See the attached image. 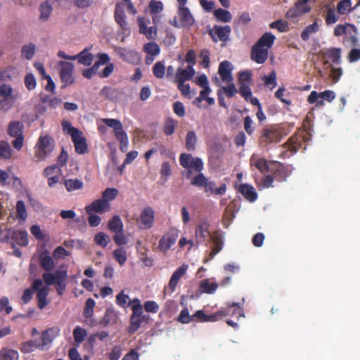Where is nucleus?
<instances>
[{"label": "nucleus", "mask_w": 360, "mask_h": 360, "mask_svg": "<svg viewBox=\"0 0 360 360\" xmlns=\"http://www.w3.org/2000/svg\"><path fill=\"white\" fill-rule=\"evenodd\" d=\"M25 85L29 90L32 91L36 88L37 80L32 73H27L25 77Z\"/></svg>", "instance_id": "nucleus-62"}, {"label": "nucleus", "mask_w": 360, "mask_h": 360, "mask_svg": "<svg viewBox=\"0 0 360 360\" xmlns=\"http://www.w3.org/2000/svg\"><path fill=\"white\" fill-rule=\"evenodd\" d=\"M0 97L2 98H11L13 101L16 99L13 94L12 86L8 84H0Z\"/></svg>", "instance_id": "nucleus-39"}, {"label": "nucleus", "mask_w": 360, "mask_h": 360, "mask_svg": "<svg viewBox=\"0 0 360 360\" xmlns=\"http://www.w3.org/2000/svg\"><path fill=\"white\" fill-rule=\"evenodd\" d=\"M179 162L181 165L188 170V178L191 177L193 172H200L203 169L202 160L199 158L192 156L191 154H181Z\"/></svg>", "instance_id": "nucleus-6"}, {"label": "nucleus", "mask_w": 360, "mask_h": 360, "mask_svg": "<svg viewBox=\"0 0 360 360\" xmlns=\"http://www.w3.org/2000/svg\"><path fill=\"white\" fill-rule=\"evenodd\" d=\"M102 122L113 129L115 136L120 143V150L123 153L126 152L129 147V139L127 133L123 129L121 122L112 118H104Z\"/></svg>", "instance_id": "nucleus-4"}, {"label": "nucleus", "mask_w": 360, "mask_h": 360, "mask_svg": "<svg viewBox=\"0 0 360 360\" xmlns=\"http://www.w3.org/2000/svg\"><path fill=\"white\" fill-rule=\"evenodd\" d=\"M195 73V71L191 65H188L186 69L179 68L176 70L174 82L178 83L188 81L193 78Z\"/></svg>", "instance_id": "nucleus-19"}, {"label": "nucleus", "mask_w": 360, "mask_h": 360, "mask_svg": "<svg viewBox=\"0 0 360 360\" xmlns=\"http://www.w3.org/2000/svg\"><path fill=\"white\" fill-rule=\"evenodd\" d=\"M62 174L61 168L56 165L49 166L44 170V175L47 178V183L50 187L54 186L59 181Z\"/></svg>", "instance_id": "nucleus-11"}, {"label": "nucleus", "mask_w": 360, "mask_h": 360, "mask_svg": "<svg viewBox=\"0 0 360 360\" xmlns=\"http://www.w3.org/2000/svg\"><path fill=\"white\" fill-rule=\"evenodd\" d=\"M177 320L181 323H188L193 321V316L190 314L188 309L185 307L180 311Z\"/></svg>", "instance_id": "nucleus-57"}, {"label": "nucleus", "mask_w": 360, "mask_h": 360, "mask_svg": "<svg viewBox=\"0 0 360 360\" xmlns=\"http://www.w3.org/2000/svg\"><path fill=\"white\" fill-rule=\"evenodd\" d=\"M275 39V36L270 32L263 34L252 48V59L259 64L264 63L268 58L269 50L273 46Z\"/></svg>", "instance_id": "nucleus-1"}, {"label": "nucleus", "mask_w": 360, "mask_h": 360, "mask_svg": "<svg viewBox=\"0 0 360 360\" xmlns=\"http://www.w3.org/2000/svg\"><path fill=\"white\" fill-rule=\"evenodd\" d=\"M155 212L150 207L143 209L139 216V227L142 229H149L154 224Z\"/></svg>", "instance_id": "nucleus-12"}, {"label": "nucleus", "mask_w": 360, "mask_h": 360, "mask_svg": "<svg viewBox=\"0 0 360 360\" xmlns=\"http://www.w3.org/2000/svg\"><path fill=\"white\" fill-rule=\"evenodd\" d=\"M12 155V150L9 143L6 141H0V157L4 159H10Z\"/></svg>", "instance_id": "nucleus-51"}, {"label": "nucleus", "mask_w": 360, "mask_h": 360, "mask_svg": "<svg viewBox=\"0 0 360 360\" xmlns=\"http://www.w3.org/2000/svg\"><path fill=\"white\" fill-rule=\"evenodd\" d=\"M113 257L122 266L125 264L127 259V250L124 248H119L115 250L112 252Z\"/></svg>", "instance_id": "nucleus-44"}, {"label": "nucleus", "mask_w": 360, "mask_h": 360, "mask_svg": "<svg viewBox=\"0 0 360 360\" xmlns=\"http://www.w3.org/2000/svg\"><path fill=\"white\" fill-rule=\"evenodd\" d=\"M262 79L266 86H271V89H274L277 84L276 74L274 70L272 71L269 75L263 76Z\"/></svg>", "instance_id": "nucleus-60"}, {"label": "nucleus", "mask_w": 360, "mask_h": 360, "mask_svg": "<svg viewBox=\"0 0 360 360\" xmlns=\"http://www.w3.org/2000/svg\"><path fill=\"white\" fill-rule=\"evenodd\" d=\"M55 148L53 138L48 134H41L34 147V160L35 162L44 161Z\"/></svg>", "instance_id": "nucleus-2"}, {"label": "nucleus", "mask_w": 360, "mask_h": 360, "mask_svg": "<svg viewBox=\"0 0 360 360\" xmlns=\"http://www.w3.org/2000/svg\"><path fill=\"white\" fill-rule=\"evenodd\" d=\"M55 259L49 255H42L40 259L41 267L46 271H51L55 267Z\"/></svg>", "instance_id": "nucleus-46"}, {"label": "nucleus", "mask_w": 360, "mask_h": 360, "mask_svg": "<svg viewBox=\"0 0 360 360\" xmlns=\"http://www.w3.org/2000/svg\"><path fill=\"white\" fill-rule=\"evenodd\" d=\"M12 311L13 307L9 304L8 298L6 297L0 298V312H4L6 314H9Z\"/></svg>", "instance_id": "nucleus-64"}, {"label": "nucleus", "mask_w": 360, "mask_h": 360, "mask_svg": "<svg viewBox=\"0 0 360 360\" xmlns=\"http://www.w3.org/2000/svg\"><path fill=\"white\" fill-rule=\"evenodd\" d=\"M73 338L77 345L81 344L87 338L86 330L80 326H76L73 330Z\"/></svg>", "instance_id": "nucleus-42"}, {"label": "nucleus", "mask_w": 360, "mask_h": 360, "mask_svg": "<svg viewBox=\"0 0 360 360\" xmlns=\"http://www.w3.org/2000/svg\"><path fill=\"white\" fill-rule=\"evenodd\" d=\"M166 68L165 64L162 61L157 62L153 68V75L158 79H162L165 75Z\"/></svg>", "instance_id": "nucleus-54"}, {"label": "nucleus", "mask_w": 360, "mask_h": 360, "mask_svg": "<svg viewBox=\"0 0 360 360\" xmlns=\"http://www.w3.org/2000/svg\"><path fill=\"white\" fill-rule=\"evenodd\" d=\"M108 228L111 231L115 233L122 232L123 229V224L120 217L117 215L114 216L112 219L108 222Z\"/></svg>", "instance_id": "nucleus-37"}, {"label": "nucleus", "mask_w": 360, "mask_h": 360, "mask_svg": "<svg viewBox=\"0 0 360 360\" xmlns=\"http://www.w3.org/2000/svg\"><path fill=\"white\" fill-rule=\"evenodd\" d=\"M118 194V190L114 188H106L102 193L101 198L108 203L113 200Z\"/></svg>", "instance_id": "nucleus-52"}, {"label": "nucleus", "mask_w": 360, "mask_h": 360, "mask_svg": "<svg viewBox=\"0 0 360 360\" xmlns=\"http://www.w3.org/2000/svg\"><path fill=\"white\" fill-rule=\"evenodd\" d=\"M191 184L194 186L204 188L205 191L208 192V190L212 189V181H209L200 172L198 174L191 178Z\"/></svg>", "instance_id": "nucleus-22"}, {"label": "nucleus", "mask_w": 360, "mask_h": 360, "mask_svg": "<svg viewBox=\"0 0 360 360\" xmlns=\"http://www.w3.org/2000/svg\"><path fill=\"white\" fill-rule=\"evenodd\" d=\"M214 14L218 21L223 22H229L232 19L231 13L229 11L222 8L216 9Z\"/></svg>", "instance_id": "nucleus-45"}, {"label": "nucleus", "mask_w": 360, "mask_h": 360, "mask_svg": "<svg viewBox=\"0 0 360 360\" xmlns=\"http://www.w3.org/2000/svg\"><path fill=\"white\" fill-rule=\"evenodd\" d=\"M23 125L20 122H12L8 127V134L12 137L22 136Z\"/></svg>", "instance_id": "nucleus-36"}, {"label": "nucleus", "mask_w": 360, "mask_h": 360, "mask_svg": "<svg viewBox=\"0 0 360 360\" xmlns=\"http://www.w3.org/2000/svg\"><path fill=\"white\" fill-rule=\"evenodd\" d=\"M56 335L54 330L52 328L44 330L41 337V349H47L55 338Z\"/></svg>", "instance_id": "nucleus-26"}, {"label": "nucleus", "mask_w": 360, "mask_h": 360, "mask_svg": "<svg viewBox=\"0 0 360 360\" xmlns=\"http://www.w3.org/2000/svg\"><path fill=\"white\" fill-rule=\"evenodd\" d=\"M16 217L20 220L22 222H24L27 217V213L25 202L22 200H18L16 203Z\"/></svg>", "instance_id": "nucleus-47"}, {"label": "nucleus", "mask_w": 360, "mask_h": 360, "mask_svg": "<svg viewBox=\"0 0 360 360\" xmlns=\"http://www.w3.org/2000/svg\"><path fill=\"white\" fill-rule=\"evenodd\" d=\"M149 8L150 13L155 15V16L153 18V21L154 23H156L157 20H158V16L157 14L161 13L163 11V4L160 1H152L149 4Z\"/></svg>", "instance_id": "nucleus-35"}, {"label": "nucleus", "mask_w": 360, "mask_h": 360, "mask_svg": "<svg viewBox=\"0 0 360 360\" xmlns=\"http://www.w3.org/2000/svg\"><path fill=\"white\" fill-rule=\"evenodd\" d=\"M143 51L146 53V63L150 64L153 62L155 58L160 54V49L155 42H149L143 46Z\"/></svg>", "instance_id": "nucleus-20"}, {"label": "nucleus", "mask_w": 360, "mask_h": 360, "mask_svg": "<svg viewBox=\"0 0 360 360\" xmlns=\"http://www.w3.org/2000/svg\"><path fill=\"white\" fill-rule=\"evenodd\" d=\"M94 240L97 245L102 247H106L110 240V237L103 232L97 233Z\"/></svg>", "instance_id": "nucleus-61"}, {"label": "nucleus", "mask_w": 360, "mask_h": 360, "mask_svg": "<svg viewBox=\"0 0 360 360\" xmlns=\"http://www.w3.org/2000/svg\"><path fill=\"white\" fill-rule=\"evenodd\" d=\"M351 0H343L338 3L337 9L340 14H345L352 10Z\"/></svg>", "instance_id": "nucleus-59"}, {"label": "nucleus", "mask_w": 360, "mask_h": 360, "mask_svg": "<svg viewBox=\"0 0 360 360\" xmlns=\"http://www.w3.org/2000/svg\"><path fill=\"white\" fill-rule=\"evenodd\" d=\"M18 351L6 347L0 349V360H18Z\"/></svg>", "instance_id": "nucleus-32"}, {"label": "nucleus", "mask_w": 360, "mask_h": 360, "mask_svg": "<svg viewBox=\"0 0 360 360\" xmlns=\"http://www.w3.org/2000/svg\"><path fill=\"white\" fill-rule=\"evenodd\" d=\"M53 257L55 259V260H61L65 259V257H68L70 255V252H68L67 250H65L62 246H58L53 251Z\"/></svg>", "instance_id": "nucleus-56"}, {"label": "nucleus", "mask_w": 360, "mask_h": 360, "mask_svg": "<svg viewBox=\"0 0 360 360\" xmlns=\"http://www.w3.org/2000/svg\"><path fill=\"white\" fill-rule=\"evenodd\" d=\"M209 224L202 221H200L195 228V238L196 244L199 245L206 241V240L210 237V233L209 231Z\"/></svg>", "instance_id": "nucleus-14"}, {"label": "nucleus", "mask_w": 360, "mask_h": 360, "mask_svg": "<svg viewBox=\"0 0 360 360\" xmlns=\"http://www.w3.org/2000/svg\"><path fill=\"white\" fill-rule=\"evenodd\" d=\"M199 286L202 292L212 294L217 290L218 284L215 282H210V279L207 278L201 281Z\"/></svg>", "instance_id": "nucleus-29"}, {"label": "nucleus", "mask_w": 360, "mask_h": 360, "mask_svg": "<svg viewBox=\"0 0 360 360\" xmlns=\"http://www.w3.org/2000/svg\"><path fill=\"white\" fill-rule=\"evenodd\" d=\"M37 349H41L40 342L37 340L27 341L22 344L20 347V350L22 353H30Z\"/></svg>", "instance_id": "nucleus-33"}, {"label": "nucleus", "mask_w": 360, "mask_h": 360, "mask_svg": "<svg viewBox=\"0 0 360 360\" xmlns=\"http://www.w3.org/2000/svg\"><path fill=\"white\" fill-rule=\"evenodd\" d=\"M125 13L124 11V8L120 4H117L115 11V19L116 22L120 25L123 29H126L127 27V22L125 20Z\"/></svg>", "instance_id": "nucleus-30"}, {"label": "nucleus", "mask_w": 360, "mask_h": 360, "mask_svg": "<svg viewBox=\"0 0 360 360\" xmlns=\"http://www.w3.org/2000/svg\"><path fill=\"white\" fill-rule=\"evenodd\" d=\"M12 237L20 245L25 246L28 244L27 233L25 231L20 230L14 231Z\"/></svg>", "instance_id": "nucleus-41"}, {"label": "nucleus", "mask_w": 360, "mask_h": 360, "mask_svg": "<svg viewBox=\"0 0 360 360\" xmlns=\"http://www.w3.org/2000/svg\"><path fill=\"white\" fill-rule=\"evenodd\" d=\"M116 320V313L110 309L105 311V316L101 321L103 326H107L109 324L113 323Z\"/></svg>", "instance_id": "nucleus-50"}, {"label": "nucleus", "mask_w": 360, "mask_h": 360, "mask_svg": "<svg viewBox=\"0 0 360 360\" xmlns=\"http://www.w3.org/2000/svg\"><path fill=\"white\" fill-rule=\"evenodd\" d=\"M210 237L212 243L214 245V247L210 252V258L207 259L205 262L210 259H212L217 253H219L221 250L224 244V238L219 233H216Z\"/></svg>", "instance_id": "nucleus-24"}, {"label": "nucleus", "mask_w": 360, "mask_h": 360, "mask_svg": "<svg viewBox=\"0 0 360 360\" xmlns=\"http://www.w3.org/2000/svg\"><path fill=\"white\" fill-rule=\"evenodd\" d=\"M319 30V25L316 22H313L311 25L307 26L301 34V37L303 40L309 39V37L316 33Z\"/></svg>", "instance_id": "nucleus-49"}, {"label": "nucleus", "mask_w": 360, "mask_h": 360, "mask_svg": "<svg viewBox=\"0 0 360 360\" xmlns=\"http://www.w3.org/2000/svg\"><path fill=\"white\" fill-rule=\"evenodd\" d=\"M179 236V230L178 229L175 227L170 228L159 240L158 246L159 251L162 253H167L176 243Z\"/></svg>", "instance_id": "nucleus-7"}, {"label": "nucleus", "mask_w": 360, "mask_h": 360, "mask_svg": "<svg viewBox=\"0 0 360 360\" xmlns=\"http://www.w3.org/2000/svg\"><path fill=\"white\" fill-rule=\"evenodd\" d=\"M33 290H37V297L38 300V307L44 309L47 304L46 297L49 292V285L46 283L44 285L43 281L40 279H36L32 283Z\"/></svg>", "instance_id": "nucleus-9"}, {"label": "nucleus", "mask_w": 360, "mask_h": 360, "mask_svg": "<svg viewBox=\"0 0 360 360\" xmlns=\"http://www.w3.org/2000/svg\"><path fill=\"white\" fill-rule=\"evenodd\" d=\"M232 70L233 65L230 62L225 60L219 64L218 73L224 83L233 82Z\"/></svg>", "instance_id": "nucleus-17"}, {"label": "nucleus", "mask_w": 360, "mask_h": 360, "mask_svg": "<svg viewBox=\"0 0 360 360\" xmlns=\"http://www.w3.org/2000/svg\"><path fill=\"white\" fill-rule=\"evenodd\" d=\"M263 136L266 143L278 142L280 140L278 132L272 129H265L263 132Z\"/></svg>", "instance_id": "nucleus-40"}, {"label": "nucleus", "mask_w": 360, "mask_h": 360, "mask_svg": "<svg viewBox=\"0 0 360 360\" xmlns=\"http://www.w3.org/2000/svg\"><path fill=\"white\" fill-rule=\"evenodd\" d=\"M62 126L63 131L71 136L77 153L79 154L84 153L86 151L87 146L86 139L82 136V133L73 127L69 121L64 120L62 122Z\"/></svg>", "instance_id": "nucleus-3"}, {"label": "nucleus", "mask_w": 360, "mask_h": 360, "mask_svg": "<svg viewBox=\"0 0 360 360\" xmlns=\"http://www.w3.org/2000/svg\"><path fill=\"white\" fill-rule=\"evenodd\" d=\"M39 19L41 22H46L53 12V5L49 1L42 2L39 6Z\"/></svg>", "instance_id": "nucleus-25"}, {"label": "nucleus", "mask_w": 360, "mask_h": 360, "mask_svg": "<svg viewBox=\"0 0 360 360\" xmlns=\"http://www.w3.org/2000/svg\"><path fill=\"white\" fill-rule=\"evenodd\" d=\"M224 311L229 312L231 316L238 314L239 316L244 317V313L240 309V306L238 303L233 302L231 304H229L228 307L224 309Z\"/></svg>", "instance_id": "nucleus-55"}, {"label": "nucleus", "mask_w": 360, "mask_h": 360, "mask_svg": "<svg viewBox=\"0 0 360 360\" xmlns=\"http://www.w3.org/2000/svg\"><path fill=\"white\" fill-rule=\"evenodd\" d=\"M351 32H354V26L353 25H338L335 28L334 34L335 36L340 37L344 34L347 35V33H350Z\"/></svg>", "instance_id": "nucleus-48"}, {"label": "nucleus", "mask_w": 360, "mask_h": 360, "mask_svg": "<svg viewBox=\"0 0 360 360\" xmlns=\"http://www.w3.org/2000/svg\"><path fill=\"white\" fill-rule=\"evenodd\" d=\"M91 47H86L80 53L75 55V60H77L79 64L84 66H90L94 59V56L90 52Z\"/></svg>", "instance_id": "nucleus-23"}, {"label": "nucleus", "mask_w": 360, "mask_h": 360, "mask_svg": "<svg viewBox=\"0 0 360 360\" xmlns=\"http://www.w3.org/2000/svg\"><path fill=\"white\" fill-rule=\"evenodd\" d=\"M239 191L250 202H254L257 198L255 189L250 184H241L239 186Z\"/></svg>", "instance_id": "nucleus-28"}, {"label": "nucleus", "mask_w": 360, "mask_h": 360, "mask_svg": "<svg viewBox=\"0 0 360 360\" xmlns=\"http://www.w3.org/2000/svg\"><path fill=\"white\" fill-rule=\"evenodd\" d=\"M95 304V301L92 298H89L86 300L85 308L84 310V316L86 318H89L93 315Z\"/></svg>", "instance_id": "nucleus-63"}, {"label": "nucleus", "mask_w": 360, "mask_h": 360, "mask_svg": "<svg viewBox=\"0 0 360 360\" xmlns=\"http://www.w3.org/2000/svg\"><path fill=\"white\" fill-rule=\"evenodd\" d=\"M226 84L227 85L221 86L219 90H221V93L226 94V96L231 98L238 92V90L233 82Z\"/></svg>", "instance_id": "nucleus-58"}, {"label": "nucleus", "mask_w": 360, "mask_h": 360, "mask_svg": "<svg viewBox=\"0 0 360 360\" xmlns=\"http://www.w3.org/2000/svg\"><path fill=\"white\" fill-rule=\"evenodd\" d=\"M341 50L338 48H332L326 51V56L329 58L333 64H340L341 61Z\"/></svg>", "instance_id": "nucleus-38"}, {"label": "nucleus", "mask_w": 360, "mask_h": 360, "mask_svg": "<svg viewBox=\"0 0 360 360\" xmlns=\"http://www.w3.org/2000/svg\"><path fill=\"white\" fill-rule=\"evenodd\" d=\"M188 269V264H183L174 271L168 283V288L172 292H174L179 281L186 274Z\"/></svg>", "instance_id": "nucleus-15"}, {"label": "nucleus", "mask_w": 360, "mask_h": 360, "mask_svg": "<svg viewBox=\"0 0 360 360\" xmlns=\"http://www.w3.org/2000/svg\"><path fill=\"white\" fill-rule=\"evenodd\" d=\"M309 0H297L295 7L290 9L286 13V16L290 19H295L296 18L308 13L311 8L308 4Z\"/></svg>", "instance_id": "nucleus-13"}, {"label": "nucleus", "mask_w": 360, "mask_h": 360, "mask_svg": "<svg viewBox=\"0 0 360 360\" xmlns=\"http://www.w3.org/2000/svg\"><path fill=\"white\" fill-rule=\"evenodd\" d=\"M250 164L255 166L261 172L264 173L268 171H272L274 167L278 170L281 167V165L277 162H269L266 160L260 158L256 154H253L250 159Z\"/></svg>", "instance_id": "nucleus-8"}, {"label": "nucleus", "mask_w": 360, "mask_h": 360, "mask_svg": "<svg viewBox=\"0 0 360 360\" xmlns=\"http://www.w3.org/2000/svg\"><path fill=\"white\" fill-rule=\"evenodd\" d=\"M211 32L214 36H217L219 40L226 41L229 38L231 27L229 25L214 26Z\"/></svg>", "instance_id": "nucleus-27"}, {"label": "nucleus", "mask_w": 360, "mask_h": 360, "mask_svg": "<svg viewBox=\"0 0 360 360\" xmlns=\"http://www.w3.org/2000/svg\"><path fill=\"white\" fill-rule=\"evenodd\" d=\"M178 14L182 26L190 27L194 23V18L186 6L178 7Z\"/></svg>", "instance_id": "nucleus-21"}, {"label": "nucleus", "mask_w": 360, "mask_h": 360, "mask_svg": "<svg viewBox=\"0 0 360 360\" xmlns=\"http://www.w3.org/2000/svg\"><path fill=\"white\" fill-rule=\"evenodd\" d=\"M36 51V46L35 44L32 43H30L27 44H25L22 46L21 49V56L22 58L27 59V60H31Z\"/></svg>", "instance_id": "nucleus-34"}, {"label": "nucleus", "mask_w": 360, "mask_h": 360, "mask_svg": "<svg viewBox=\"0 0 360 360\" xmlns=\"http://www.w3.org/2000/svg\"><path fill=\"white\" fill-rule=\"evenodd\" d=\"M344 44L347 47L359 46V38L357 37V30L354 27V32L347 33L345 39Z\"/></svg>", "instance_id": "nucleus-43"}, {"label": "nucleus", "mask_w": 360, "mask_h": 360, "mask_svg": "<svg viewBox=\"0 0 360 360\" xmlns=\"http://www.w3.org/2000/svg\"><path fill=\"white\" fill-rule=\"evenodd\" d=\"M64 186L68 192L80 190L83 188V182L78 179H68L64 180Z\"/></svg>", "instance_id": "nucleus-31"}, {"label": "nucleus", "mask_w": 360, "mask_h": 360, "mask_svg": "<svg viewBox=\"0 0 360 360\" xmlns=\"http://www.w3.org/2000/svg\"><path fill=\"white\" fill-rule=\"evenodd\" d=\"M197 141L196 134L193 131H189L186 137V148L188 150H194Z\"/></svg>", "instance_id": "nucleus-53"}, {"label": "nucleus", "mask_w": 360, "mask_h": 360, "mask_svg": "<svg viewBox=\"0 0 360 360\" xmlns=\"http://www.w3.org/2000/svg\"><path fill=\"white\" fill-rule=\"evenodd\" d=\"M86 213H105L110 210V203L105 202L101 198L93 201L85 207Z\"/></svg>", "instance_id": "nucleus-16"}, {"label": "nucleus", "mask_w": 360, "mask_h": 360, "mask_svg": "<svg viewBox=\"0 0 360 360\" xmlns=\"http://www.w3.org/2000/svg\"><path fill=\"white\" fill-rule=\"evenodd\" d=\"M114 51L120 58L129 63H135L139 60L137 53L131 49L115 47Z\"/></svg>", "instance_id": "nucleus-18"}, {"label": "nucleus", "mask_w": 360, "mask_h": 360, "mask_svg": "<svg viewBox=\"0 0 360 360\" xmlns=\"http://www.w3.org/2000/svg\"><path fill=\"white\" fill-rule=\"evenodd\" d=\"M58 65L60 67V75L63 82L66 84H72L75 82L73 72L75 65L70 62L60 61Z\"/></svg>", "instance_id": "nucleus-10"}, {"label": "nucleus", "mask_w": 360, "mask_h": 360, "mask_svg": "<svg viewBox=\"0 0 360 360\" xmlns=\"http://www.w3.org/2000/svg\"><path fill=\"white\" fill-rule=\"evenodd\" d=\"M67 276L66 270H58L54 273L46 272L42 275L44 282L48 285L56 284V289L59 295H63L65 290Z\"/></svg>", "instance_id": "nucleus-5"}]
</instances>
